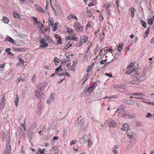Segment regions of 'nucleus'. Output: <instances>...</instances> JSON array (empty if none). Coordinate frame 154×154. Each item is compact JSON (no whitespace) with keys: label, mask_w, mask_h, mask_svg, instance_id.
<instances>
[{"label":"nucleus","mask_w":154,"mask_h":154,"mask_svg":"<svg viewBox=\"0 0 154 154\" xmlns=\"http://www.w3.org/2000/svg\"><path fill=\"white\" fill-rule=\"evenodd\" d=\"M39 42L40 44V48H46L48 46V43L46 42L45 39L41 38L39 40Z\"/></svg>","instance_id":"obj_6"},{"label":"nucleus","mask_w":154,"mask_h":154,"mask_svg":"<svg viewBox=\"0 0 154 154\" xmlns=\"http://www.w3.org/2000/svg\"><path fill=\"white\" fill-rule=\"evenodd\" d=\"M72 42L71 41H69L68 43L65 45L64 48L65 49H67L72 46Z\"/></svg>","instance_id":"obj_26"},{"label":"nucleus","mask_w":154,"mask_h":154,"mask_svg":"<svg viewBox=\"0 0 154 154\" xmlns=\"http://www.w3.org/2000/svg\"><path fill=\"white\" fill-rule=\"evenodd\" d=\"M102 50H103V52L104 54H105L107 53L108 49L106 46L105 47L103 48L102 49Z\"/></svg>","instance_id":"obj_44"},{"label":"nucleus","mask_w":154,"mask_h":154,"mask_svg":"<svg viewBox=\"0 0 154 154\" xmlns=\"http://www.w3.org/2000/svg\"><path fill=\"white\" fill-rule=\"evenodd\" d=\"M6 41H8L13 44L15 43V41L9 36H7L5 38Z\"/></svg>","instance_id":"obj_16"},{"label":"nucleus","mask_w":154,"mask_h":154,"mask_svg":"<svg viewBox=\"0 0 154 154\" xmlns=\"http://www.w3.org/2000/svg\"><path fill=\"white\" fill-rule=\"evenodd\" d=\"M74 27L75 29L79 32H82L83 30V27L78 22H75L74 24Z\"/></svg>","instance_id":"obj_4"},{"label":"nucleus","mask_w":154,"mask_h":154,"mask_svg":"<svg viewBox=\"0 0 154 154\" xmlns=\"http://www.w3.org/2000/svg\"><path fill=\"white\" fill-rule=\"evenodd\" d=\"M1 134L2 135V136L3 137V138H5V134L4 132L2 131V132L1 133Z\"/></svg>","instance_id":"obj_58"},{"label":"nucleus","mask_w":154,"mask_h":154,"mask_svg":"<svg viewBox=\"0 0 154 154\" xmlns=\"http://www.w3.org/2000/svg\"><path fill=\"white\" fill-rule=\"evenodd\" d=\"M110 127H114L116 125V122L114 120L110 119H107L106 122Z\"/></svg>","instance_id":"obj_7"},{"label":"nucleus","mask_w":154,"mask_h":154,"mask_svg":"<svg viewBox=\"0 0 154 154\" xmlns=\"http://www.w3.org/2000/svg\"><path fill=\"white\" fill-rule=\"evenodd\" d=\"M17 59L19 60V64L23 65L24 64V61L23 59L21 58V57L20 55H18L17 57Z\"/></svg>","instance_id":"obj_23"},{"label":"nucleus","mask_w":154,"mask_h":154,"mask_svg":"<svg viewBox=\"0 0 154 154\" xmlns=\"http://www.w3.org/2000/svg\"><path fill=\"white\" fill-rule=\"evenodd\" d=\"M47 41L49 43H52L53 42V41L50 38L47 39Z\"/></svg>","instance_id":"obj_56"},{"label":"nucleus","mask_w":154,"mask_h":154,"mask_svg":"<svg viewBox=\"0 0 154 154\" xmlns=\"http://www.w3.org/2000/svg\"><path fill=\"white\" fill-rule=\"evenodd\" d=\"M42 92L41 91H37L35 93V95L38 97L41 98L42 97Z\"/></svg>","instance_id":"obj_35"},{"label":"nucleus","mask_w":154,"mask_h":154,"mask_svg":"<svg viewBox=\"0 0 154 154\" xmlns=\"http://www.w3.org/2000/svg\"><path fill=\"white\" fill-rule=\"evenodd\" d=\"M140 79V81H141L144 79V75H141L138 76L137 77H138Z\"/></svg>","instance_id":"obj_49"},{"label":"nucleus","mask_w":154,"mask_h":154,"mask_svg":"<svg viewBox=\"0 0 154 154\" xmlns=\"http://www.w3.org/2000/svg\"><path fill=\"white\" fill-rule=\"evenodd\" d=\"M71 39L75 41H78V38L77 37L71 36Z\"/></svg>","instance_id":"obj_51"},{"label":"nucleus","mask_w":154,"mask_h":154,"mask_svg":"<svg viewBox=\"0 0 154 154\" xmlns=\"http://www.w3.org/2000/svg\"><path fill=\"white\" fill-rule=\"evenodd\" d=\"M87 13L88 14V16H90L92 15V12L91 10H87Z\"/></svg>","instance_id":"obj_47"},{"label":"nucleus","mask_w":154,"mask_h":154,"mask_svg":"<svg viewBox=\"0 0 154 154\" xmlns=\"http://www.w3.org/2000/svg\"><path fill=\"white\" fill-rule=\"evenodd\" d=\"M82 43H81V42H79V43H77L76 44V47H80L82 45Z\"/></svg>","instance_id":"obj_55"},{"label":"nucleus","mask_w":154,"mask_h":154,"mask_svg":"<svg viewBox=\"0 0 154 154\" xmlns=\"http://www.w3.org/2000/svg\"><path fill=\"white\" fill-rule=\"evenodd\" d=\"M36 79V77L35 75H33L32 78V80L33 82L35 81Z\"/></svg>","instance_id":"obj_50"},{"label":"nucleus","mask_w":154,"mask_h":154,"mask_svg":"<svg viewBox=\"0 0 154 154\" xmlns=\"http://www.w3.org/2000/svg\"><path fill=\"white\" fill-rule=\"evenodd\" d=\"M77 63L76 62H73L72 65L71 66L70 69L73 71H75V68L76 66Z\"/></svg>","instance_id":"obj_27"},{"label":"nucleus","mask_w":154,"mask_h":154,"mask_svg":"<svg viewBox=\"0 0 154 154\" xmlns=\"http://www.w3.org/2000/svg\"><path fill=\"white\" fill-rule=\"evenodd\" d=\"M100 55L102 56L104 55L105 54H103V50H100Z\"/></svg>","instance_id":"obj_60"},{"label":"nucleus","mask_w":154,"mask_h":154,"mask_svg":"<svg viewBox=\"0 0 154 154\" xmlns=\"http://www.w3.org/2000/svg\"><path fill=\"white\" fill-rule=\"evenodd\" d=\"M133 94L137 96V97H134V98L138 99H144L143 97L145 95V93L140 92L133 93Z\"/></svg>","instance_id":"obj_8"},{"label":"nucleus","mask_w":154,"mask_h":154,"mask_svg":"<svg viewBox=\"0 0 154 154\" xmlns=\"http://www.w3.org/2000/svg\"><path fill=\"white\" fill-rule=\"evenodd\" d=\"M66 31L68 33H69L72 35L74 34V32L73 29L72 28H67L66 29Z\"/></svg>","instance_id":"obj_28"},{"label":"nucleus","mask_w":154,"mask_h":154,"mask_svg":"<svg viewBox=\"0 0 154 154\" xmlns=\"http://www.w3.org/2000/svg\"><path fill=\"white\" fill-rule=\"evenodd\" d=\"M129 11H131V16L132 18L134 17L135 12L136 10L134 8H129Z\"/></svg>","instance_id":"obj_19"},{"label":"nucleus","mask_w":154,"mask_h":154,"mask_svg":"<svg viewBox=\"0 0 154 154\" xmlns=\"http://www.w3.org/2000/svg\"><path fill=\"white\" fill-rule=\"evenodd\" d=\"M32 19L33 21L35 22V24H38L39 23V22L37 21V19L35 17H33Z\"/></svg>","instance_id":"obj_41"},{"label":"nucleus","mask_w":154,"mask_h":154,"mask_svg":"<svg viewBox=\"0 0 154 154\" xmlns=\"http://www.w3.org/2000/svg\"><path fill=\"white\" fill-rule=\"evenodd\" d=\"M140 79L138 77H136L131 81V83L132 85H137L139 83Z\"/></svg>","instance_id":"obj_11"},{"label":"nucleus","mask_w":154,"mask_h":154,"mask_svg":"<svg viewBox=\"0 0 154 154\" xmlns=\"http://www.w3.org/2000/svg\"><path fill=\"white\" fill-rule=\"evenodd\" d=\"M104 36L105 35L103 33L101 34L100 35V38L101 41L103 40V39L104 37Z\"/></svg>","instance_id":"obj_48"},{"label":"nucleus","mask_w":154,"mask_h":154,"mask_svg":"<svg viewBox=\"0 0 154 154\" xmlns=\"http://www.w3.org/2000/svg\"><path fill=\"white\" fill-rule=\"evenodd\" d=\"M105 74L106 75H107L109 77H112V75L110 74L106 73Z\"/></svg>","instance_id":"obj_64"},{"label":"nucleus","mask_w":154,"mask_h":154,"mask_svg":"<svg viewBox=\"0 0 154 154\" xmlns=\"http://www.w3.org/2000/svg\"><path fill=\"white\" fill-rule=\"evenodd\" d=\"M149 27L148 28V29L146 30V31L145 32L144 34V38L146 37L148 35V34H149Z\"/></svg>","instance_id":"obj_38"},{"label":"nucleus","mask_w":154,"mask_h":154,"mask_svg":"<svg viewBox=\"0 0 154 154\" xmlns=\"http://www.w3.org/2000/svg\"><path fill=\"white\" fill-rule=\"evenodd\" d=\"M127 136L129 138L131 137L133 135V133L132 132H128L127 133Z\"/></svg>","instance_id":"obj_43"},{"label":"nucleus","mask_w":154,"mask_h":154,"mask_svg":"<svg viewBox=\"0 0 154 154\" xmlns=\"http://www.w3.org/2000/svg\"><path fill=\"white\" fill-rule=\"evenodd\" d=\"M14 17L20 19L21 18L20 15L16 12H14L13 14Z\"/></svg>","instance_id":"obj_33"},{"label":"nucleus","mask_w":154,"mask_h":154,"mask_svg":"<svg viewBox=\"0 0 154 154\" xmlns=\"http://www.w3.org/2000/svg\"><path fill=\"white\" fill-rule=\"evenodd\" d=\"M75 140H72L70 143V145H72L74 144L75 143Z\"/></svg>","instance_id":"obj_62"},{"label":"nucleus","mask_w":154,"mask_h":154,"mask_svg":"<svg viewBox=\"0 0 154 154\" xmlns=\"http://www.w3.org/2000/svg\"><path fill=\"white\" fill-rule=\"evenodd\" d=\"M94 87L92 85L91 87H89L88 88H86L84 89V91L85 92H88L90 93L94 91Z\"/></svg>","instance_id":"obj_18"},{"label":"nucleus","mask_w":154,"mask_h":154,"mask_svg":"<svg viewBox=\"0 0 154 154\" xmlns=\"http://www.w3.org/2000/svg\"><path fill=\"white\" fill-rule=\"evenodd\" d=\"M11 146L10 145L7 146L6 149H5V154H8L11 153Z\"/></svg>","instance_id":"obj_14"},{"label":"nucleus","mask_w":154,"mask_h":154,"mask_svg":"<svg viewBox=\"0 0 154 154\" xmlns=\"http://www.w3.org/2000/svg\"><path fill=\"white\" fill-rule=\"evenodd\" d=\"M134 65V64L133 63H131L128 66V69H131V67L133 66Z\"/></svg>","instance_id":"obj_46"},{"label":"nucleus","mask_w":154,"mask_h":154,"mask_svg":"<svg viewBox=\"0 0 154 154\" xmlns=\"http://www.w3.org/2000/svg\"><path fill=\"white\" fill-rule=\"evenodd\" d=\"M130 128L128 124L126 123L123 124L121 128V130L124 131L126 132L130 130Z\"/></svg>","instance_id":"obj_10"},{"label":"nucleus","mask_w":154,"mask_h":154,"mask_svg":"<svg viewBox=\"0 0 154 154\" xmlns=\"http://www.w3.org/2000/svg\"><path fill=\"white\" fill-rule=\"evenodd\" d=\"M41 30L42 31V33H43V31L44 30L45 31H47V29L44 26V25L43 24H42V26L41 27Z\"/></svg>","instance_id":"obj_39"},{"label":"nucleus","mask_w":154,"mask_h":154,"mask_svg":"<svg viewBox=\"0 0 154 154\" xmlns=\"http://www.w3.org/2000/svg\"><path fill=\"white\" fill-rule=\"evenodd\" d=\"M107 61L106 59H105L104 60H101L100 61V63L101 64H103L106 63Z\"/></svg>","instance_id":"obj_54"},{"label":"nucleus","mask_w":154,"mask_h":154,"mask_svg":"<svg viewBox=\"0 0 154 154\" xmlns=\"http://www.w3.org/2000/svg\"><path fill=\"white\" fill-rule=\"evenodd\" d=\"M5 96H3L2 98V100L0 103V109H2L4 108L5 106Z\"/></svg>","instance_id":"obj_9"},{"label":"nucleus","mask_w":154,"mask_h":154,"mask_svg":"<svg viewBox=\"0 0 154 154\" xmlns=\"http://www.w3.org/2000/svg\"><path fill=\"white\" fill-rule=\"evenodd\" d=\"M21 125L23 127L24 131H25L26 130V124L25 123L23 124V123H22L21 124Z\"/></svg>","instance_id":"obj_53"},{"label":"nucleus","mask_w":154,"mask_h":154,"mask_svg":"<svg viewBox=\"0 0 154 154\" xmlns=\"http://www.w3.org/2000/svg\"><path fill=\"white\" fill-rule=\"evenodd\" d=\"M19 97L18 96V94H16V97L15 98V100H14L15 104L16 106H17V103L19 101Z\"/></svg>","instance_id":"obj_34"},{"label":"nucleus","mask_w":154,"mask_h":154,"mask_svg":"<svg viewBox=\"0 0 154 154\" xmlns=\"http://www.w3.org/2000/svg\"><path fill=\"white\" fill-rule=\"evenodd\" d=\"M112 6V5L111 4L108 3L106 5H105V9H106L107 11H110L109 10V8Z\"/></svg>","instance_id":"obj_30"},{"label":"nucleus","mask_w":154,"mask_h":154,"mask_svg":"<svg viewBox=\"0 0 154 154\" xmlns=\"http://www.w3.org/2000/svg\"><path fill=\"white\" fill-rule=\"evenodd\" d=\"M54 62L55 63V64L56 65H59L60 60L57 57H55L54 60Z\"/></svg>","instance_id":"obj_32"},{"label":"nucleus","mask_w":154,"mask_h":154,"mask_svg":"<svg viewBox=\"0 0 154 154\" xmlns=\"http://www.w3.org/2000/svg\"><path fill=\"white\" fill-rule=\"evenodd\" d=\"M152 117V115L151 113H148L147 114V115L146 116V118H149L151 117Z\"/></svg>","instance_id":"obj_57"},{"label":"nucleus","mask_w":154,"mask_h":154,"mask_svg":"<svg viewBox=\"0 0 154 154\" xmlns=\"http://www.w3.org/2000/svg\"><path fill=\"white\" fill-rule=\"evenodd\" d=\"M89 139L88 135H84L79 140V142L81 144H84L86 143Z\"/></svg>","instance_id":"obj_5"},{"label":"nucleus","mask_w":154,"mask_h":154,"mask_svg":"<svg viewBox=\"0 0 154 154\" xmlns=\"http://www.w3.org/2000/svg\"><path fill=\"white\" fill-rule=\"evenodd\" d=\"M88 38L86 37L84 35H82L80 38L79 42L81 43H85L87 41Z\"/></svg>","instance_id":"obj_12"},{"label":"nucleus","mask_w":154,"mask_h":154,"mask_svg":"<svg viewBox=\"0 0 154 154\" xmlns=\"http://www.w3.org/2000/svg\"><path fill=\"white\" fill-rule=\"evenodd\" d=\"M2 20L3 22L5 23H8L9 20L7 17H4L2 18Z\"/></svg>","instance_id":"obj_29"},{"label":"nucleus","mask_w":154,"mask_h":154,"mask_svg":"<svg viewBox=\"0 0 154 154\" xmlns=\"http://www.w3.org/2000/svg\"><path fill=\"white\" fill-rule=\"evenodd\" d=\"M88 142V147L89 148H90L91 147L92 145V143L91 142V141L90 140V139H89L88 141H87Z\"/></svg>","instance_id":"obj_40"},{"label":"nucleus","mask_w":154,"mask_h":154,"mask_svg":"<svg viewBox=\"0 0 154 154\" xmlns=\"http://www.w3.org/2000/svg\"><path fill=\"white\" fill-rule=\"evenodd\" d=\"M57 26H56V25H54V27H53L52 28V30L53 31H55L57 29Z\"/></svg>","instance_id":"obj_63"},{"label":"nucleus","mask_w":154,"mask_h":154,"mask_svg":"<svg viewBox=\"0 0 154 154\" xmlns=\"http://www.w3.org/2000/svg\"><path fill=\"white\" fill-rule=\"evenodd\" d=\"M118 112V114L120 115V116L122 117H125L126 119H130L132 118V116L130 113L128 112L124 108H120L116 111Z\"/></svg>","instance_id":"obj_1"},{"label":"nucleus","mask_w":154,"mask_h":154,"mask_svg":"<svg viewBox=\"0 0 154 154\" xmlns=\"http://www.w3.org/2000/svg\"><path fill=\"white\" fill-rule=\"evenodd\" d=\"M88 79V74L87 75H86L85 76L83 77L81 81V82H82V85H83L84 84L85 82Z\"/></svg>","instance_id":"obj_21"},{"label":"nucleus","mask_w":154,"mask_h":154,"mask_svg":"<svg viewBox=\"0 0 154 154\" xmlns=\"http://www.w3.org/2000/svg\"><path fill=\"white\" fill-rule=\"evenodd\" d=\"M67 19L69 20H71L72 19H75L76 20H78L77 17L73 14H70L67 17Z\"/></svg>","instance_id":"obj_15"},{"label":"nucleus","mask_w":154,"mask_h":154,"mask_svg":"<svg viewBox=\"0 0 154 154\" xmlns=\"http://www.w3.org/2000/svg\"><path fill=\"white\" fill-rule=\"evenodd\" d=\"M54 99V96L53 94H51L50 96L47 100V103L48 104L50 103V102L53 101Z\"/></svg>","instance_id":"obj_24"},{"label":"nucleus","mask_w":154,"mask_h":154,"mask_svg":"<svg viewBox=\"0 0 154 154\" xmlns=\"http://www.w3.org/2000/svg\"><path fill=\"white\" fill-rule=\"evenodd\" d=\"M62 66L61 65H60L58 67L55 69V72L56 73H58L60 71H62Z\"/></svg>","instance_id":"obj_31"},{"label":"nucleus","mask_w":154,"mask_h":154,"mask_svg":"<svg viewBox=\"0 0 154 154\" xmlns=\"http://www.w3.org/2000/svg\"><path fill=\"white\" fill-rule=\"evenodd\" d=\"M58 39L57 40V41L58 43L60 44H62V42L61 41V39L60 37L58 38Z\"/></svg>","instance_id":"obj_59"},{"label":"nucleus","mask_w":154,"mask_h":154,"mask_svg":"<svg viewBox=\"0 0 154 154\" xmlns=\"http://www.w3.org/2000/svg\"><path fill=\"white\" fill-rule=\"evenodd\" d=\"M153 21H154V20L153 18L148 19L147 22L148 24L150 25H152L153 23Z\"/></svg>","instance_id":"obj_36"},{"label":"nucleus","mask_w":154,"mask_h":154,"mask_svg":"<svg viewBox=\"0 0 154 154\" xmlns=\"http://www.w3.org/2000/svg\"><path fill=\"white\" fill-rule=\"evenodd\" d=\"M123 45L122 44H119L118 45L117 49L118 51H119V52L121 51L123 48Z\"/></svg>","instance_id":"obj_37"},{"label":"nucleus","mask_w":154,"mask_h":154,"mask_svg":"<svg viewBox=\"0 0 154 154\" xmlns=\"http://www.w3.org/2000/svg\"><path fill=\"white\" fill-rule=\"evenodd\" d=\"M99 20L100 21H102L103 20V16L101 14H100L99 15Z\"/></svg>","instance_id":"obj_52"},{"label":"nucleus","mask_w":154,"mask_h":154,"mask_svg":"<svg viewBox=\"0 0 154 154\" xmlns=\"http://www.w3.org/2000/svg\"><path fill=\"white\" fill-rule=\"evenodd\" d=\"M54 20L53 18L49 17L48 20V25L51 26L52 27L54 24Z\"/></svg>","instance_id":"obj_25"},{"label":"nucleus","mask_w":154,"mask_h":154,"mask_svg":"<svg viewBox=\"0 0 154 154\" xmlns=\"http://www.w3.org/2000/svg\"><path fill=\"white\" fill-rule=\"evenodd\" d=\"M94 65L95 64L94 63H91V65L88 67V69L86 70V72H89L91 71L93 68L94 67Z\"/></svg>","instance_id":"obj_20"},{"label":"nucleus","mask_w":154,"mask_h":154,"mask_svg":"<svg viewBox=\"0 0 154 154\" xmlns=\"http://www.w3.org/2000/svg\"><path fill=\"white\" fill-rule=\"evenodd\" d=\"M125 73L127 74L130 75L131 77L133 78L136 77L140 73L139 72L138 69H135L134 68H133L131 69H129L126 71Z\"/></svg>","instance_id":"obj_2"},{"label":"nucleus","mask_w":154,"mask_h":154,"mask_svg":"<svg viewBox=\"0 0 154 154\" xmlns=\"http://www.w3.org/2000/svg\"><path fill=\"white\" fill-rule=\"evenodd\" d=\"M51 0H50L51 4ZM51 5V8L54 12L55 15H56L57 14H60L62 13V11L60 5H55L54 6H53Z\"/></svg>","instance_id":"obj_3"},{"label":"nucleus","mask_w":154,"mask_h":154,"mask_svg":"<svg viewBox=\"0 0 154 154\" xmlns=\"http://www.w3.org/2000/svg\"><path fill=\"white\" fill-rule=\"evenodd\" d=\"M36 9L40 13L42 12L44 13L45 12L44 10V9L41 8L40 6L38 5H35Z\"/></svg>","instance_id":"obj_13"},{"label":"nucleus","mask_w":154,"mask_h":154,"mask_svg":"<svg viewBox=\"0 0 154 154\" xmlns=\"http://www.w3.org/2000/svg\"><path fill=\"white\" fill-rule=\"evenodd\" d=\"M14 44L17 46H20L25 44V42L21 40H17L16 42H15V43Z\"/></svg>","instance_id":"obj_22"},{"label":"nucleus","mask_w":154,"mask_h":154,"mask_svg":"<svg viewBox=\"0 0 154 154\" xmlns=\"http://www.w3.org/2000/svg\"><path fill=\"white\" fill-rule=\"evenodd\" d=\"M141 24L145 28L146 27V24L145 23V22L143 20H141L140 21Z\"/></svg>","instance_id":"obj_42"},{"label":"nucleus","mask_w":154,"mask_h":154,"mask_svg":"<svg viewBox=\"0 0 154 154\" xmlns=\"http://www.w3.org/2000/svg\"><path fill=\"white\" fill-rule=\"evenodd\" d=\"M119 97V96L117 94H116L115 95L110 96V99H116Z\"/></svg>","instance_id":"obj_45"},{"label":"nucleus","mask_w":154,"mask_h":154,"mask_svg":"<svg viewBox=\"0 0 154 154\" xmlns=\"http://www.w3.org/2000/svg\"><path fill=\"white\" fill-rule=\"evenodd\" d=\"M45 150V149H43L42 150H41V152L40 153V154H45L44 152Z\"/></svg>","instance_id":"obj_61"},{"label":"nucleus","mask_w":154,"mask_h":154,"mask_svg":"<svg viewBox=\"0 0 154 154\" xmlns=\"http://www.w3.org/2000/svg\"><path fill=\"white\" fill-rule=\"evenodd\" d=\"M14 51L17 52H23L24 51L25 48H13Z\"/></svg>","instance_id":"obj_17"}]
</instances>
